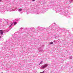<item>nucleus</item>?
I'll return each instance as SVG.
<instances>
[{
  "instance_id": "2",
  "label": "nucleus",
  "mask_w": 73,
  "mask_h": 73,
  "mask_svg": "<svg viewBox=\"0 0 73 73\" xmlns=\"http://www.w3.org/2000/svg\"><path fill=\"white\" fill-rule=\"evenodd\" d=\"M44 10L43 9H40V10H36L35 9H34L33 11H27V14H29V13H35V15H40L41 13H43L44 12L42 11Z\"/></svg>"
},
{
  "instance_id": "12",
  "label": "nucleus",
  "mask_w": 73,
  "mask_h": 73,
  "mask_svg": "<svg viewBox=\"0 0 73 73\" xmlns=\"http://www.w3.org/2000/svg\"><path fill=\"white\" fill-rule=\"evenodd\" d=\"M9 11L10 12H12V11H14V10L13 9H12L10 8L9 9H8Z\"/></svg>"
},
{
  "instance_id": "24",
  "label": "nucleus",
  "mask_w": 73,
  "mask_h": 73,
  "mask_svg": "<svg viewBox=\"0 0 73 73\" xmlns=\"http://www.w3.org/2000/svg\"><path fill=\"white\" fill-rule=\"evenodd\" d=\"M72 31H73V28L72 29Z\"/></svg>"
},
{
  "instance_id": "9",
  "label": "nucleus",
  "mask_w": 73,
  "mask_h": 73,
  "mask_svg": "<svg viewBox=\"0 0 73 73\" xmlns=\"http://www.w3.org/2000/svg\"><path fill=\"white\" fill-rule=\"evenodd\" d=\"M41 28L42 29H49V28H43L41 27H37L36 29H41Z\"/></svg>"
},
{
  "instance_id": "28",
  "label": "nucleus",
  "mask_w": 73,
  "mask_h": 73,
  "mask_svg": "<svg viewBox=\"0 0 73 73\" xmlns=\"http://www.w3.org/2000/svg\"><path fill=\"white\" fill-rule=\"evenodd\" d=\"M26 33H27V32H26Z\"/></svg>"
},
{
  "instance_id": "22",
  "label": "nucleus",
  "mask_w": 73,
  "mask_h": 73,
  "mask_svg": "<svg viewBox=\"0 0 73 73\" xmlns=\"http://www.w3.org/2000/svg\"><path fill=\"white\" fill-rule=\"evenodd\" d=\"M35 1V0H32L33 1Z\"/></svg>"
},
{
  "instance_id": "1",
  "label": "nucleus",
  "mask_w": 73,
  "mask_h": 73,
  "mask_svg": "<svg viewBox=\"0 0 73 73\" xmlns=\"http://www.w3.org/2000/svg\"><path fill=\"white\" fill-rule=\"evenodd\" d=\"M35 29L34 28L31 27L29 28H22L21 27L20 29V30L18 31L17 33L16 32L14 33V35H13V40H14V42H15V41H16V40H18V38H20L21 37V36H20V34L22 33H24V30H25L26 29L27 30H29V31H31L32 30V29Z\"/></svg>"
},
{
  "instance_id": "8",
  "label": "nucleus",
  "mask_w": 73,
  "mask_h": 73,
  "mask_svg": "<svg viewBox=\"0 0 73 73\" xmlns=\"http://www.w3.org/2000/svg\"><path fill=\"white\" fill-rule=\"evenodd\" d=\"M4 32L5 33L6 32V31H3V30H0V35H3V33H4Z\"/></svg>"
},
{
  "instance_id": "10",
  "label": "nucleus",
  "mask_w": 73,
  "mask_h": 73,
  "mask_svg": "<svg viewBox=\"0 0 73 73\" xmlns=\"http://www.w3.org/2000/svg\"><path fill=\"white\" fill-rule=\"evenodd\" d=\"M42 47H44V46H42L41 47L39 48L38 50H39L40 52H42L43 50L42 49Z\"/></svg>"
},
{
  "instance_id": "15",
  "label": "nucleus",
  "mask_w": 73,
  "mask_h": 73,
  "mask_svg": "<svg viewBox=\"0 0 73 73\" xmlns=\"http://www.w3.org/2000/svg\"><path fill=\"white\" fill-rule=\"evenodd\" d=\"M53 44V42H50V44Z\"/></svg>"
},
{
  "instance_id": "3",
  "label": "nucleus",
  "mask_w": 73,
  "mask_h": 73,
  "mask_svg": "<svg viewBox=\"0 0 73 73\" xmlns=\"http://www.w3.org/2000/svg\"><path fill=\"white\" fill-rule=\"evenodd\" d=\"M60 12L61 15H64V16H66L67 18H70V16L68 14V10L66 11V12H64L63 11H60Z\"/></svg>"
},
{
  "instance_id": "21",
  "label": "nucleus",
  "mask_w": 73,
  "mask_h": 73,
  "mask_svg": "<svg viewBox=\"0 0 73 73\" xmlns=\"http://www.w3.org/2000/svg\"><path fill=\"white\" fill-rule=\"evenodd\" d=\"M67 9V8H66L65 9V10H66Z\"/></svg>"
},
{
  "instance_id": "7",
  "label": "nucleus",
  "mask_w": 73,
  "mask_h": 73,
  "mask_svg": "<svg viewBox=\"0 0 73 73\" xmlns=\"http://www.w3.org/2000/svg\"><path fill=\"white\" fill-rule=\"evenodd\" d=\"M47 66H48V64H45L44 65H43L41 67V69H44L45 67H46Z\"/></svg>"
},
{
  "instance_id": "27",
  "label": "nucleus",
  "mask_w": 73,
  "mask_h": 73,
  "mask_svg": "<svg viewBox=\"0 0 73 73\" xmlns=\"http://www.w3.org/2000/svg\"><path fill=\"white\" fill-rule=\"evenodd\" d=\"M1 37V36H0V38Z\"/></svg>"
},
{
  "instance_id": "11",
  "label": "nucleus",
  "mask_w": 73,
  "mask_h": 73,
  "mask_svg": "<svg viewBox=\"0 0 73 73\" xmlns=\"http://www.w3.org/2000/svg\"><path fill=\"white\" fill-rule=\"evenodd\" d=\"M55 11L56 12V13H57L58 12H60V11L58 9V8H56L55 9Z\"/></svg>"
},
{
  "instance_id": "14",
  "label": "nucleus",
  "mask_w": 73,
  "mask_h": 73,
  "mask_svg": "<svg viewBox=\"0 0 73 73\" xmlns=\"http://www.w3.org/2000/svg\"><path fill=\"white\" fill-rule=\"evenodd\" d=\"M42 62H43V61H41L39 63V64L40 65V64H42Z\"/></svg>"
},
{
  "instance_id": "13",
  "label": "nucleus",
  "mask_w": 73,
  "mask_h": 73,
  "mask_svg": "<svg viewBox=\"0 0 73 73\" xmlns=\"http://www.w3.org/2000/svg\"><path fill=\"white\" fill-rule=\"evenodd\" d=\"M22 10H23V9H18V11L19 12H21V11H22Z\"/></svg>"
},
{
  "instance_id": "19",
  "label": "nucleus",
  "mask_w": 73,
  "mask_h": 73,
  "mask_svg": "<svg viewBox=\"0 0 73 73\" xmlns=\"http://www.w3.org/2000/svg\"><path fill=\"white\" fill-rule=\"evenodd\" d=\"M44 71L42 72H40V73H44Z\"/></svg>"
},
{
  "instance_id": "4",
  "label": "nucleus",
  "mask_w": 73,
  "mask_h": 73,
  "mask_svg": "<svg viewBox=\"0 0 73 73\" xmlns=\"http://www.w3.org/2000/svg\"><path fill=\"white\" fill-rule=\"evenodd\" d=\"M8 24L9 25L10 24V25L9 28V30H10L11 28H13L14 25H16V24H17V23L16 22H14L11 23V22H9Z\"/></svg>"
},
{
  "instance_id": "23",
  "label": "nucleus",
  "mask_w": 73,
  "mask_h": 73,
  "mask_svg": "<svg viewBox=\"0 0 73 73\" xmlns=\"http://www.w3.org/2000/svg\"><path fill=\"white\" fill-rule=\"evenodd\" d=\"M2 0H0V2H1Z\"/></svg>"
},
{
  "instance_id": "6",
  "label": "nucleus",
  "mask_w": 73,
  "mask_h": 73,
  "mask_svg": "<svg viewBox=\"0 0 73 73\" xmlns=\"http://www.w3.org/2000/svg\"><path fill=\"white\" fill-rule=\"evenodd\" d=\"M5 11H4V8L2 7V6H0V12L1 13H4Z\"/></svg>"
},
{
  "instance_id": "5",
  "label": "nucleus",
  "mask_w": 73,
  "mask_h": 73,
  "mask_svg": "<svg viewBox=\"0 0 73 73\" xmlns=\"http://www.w3.org/2000/svg\"><path fill=\"white\" fill-rule=\"evenodd\" d=\"M51 28H55L54 29V30H56V29H58V27L57 25L56 24H55V23H53L51 25Z\"/></svg>"
},
{
  "instance_id": "17",
  "label": "nucleus",
  "mask_w": 73,
  "mask_h": 73,
  "mask_svg": "<svg viewBox=\"0 0 73 73\" xmlns=\"http://www.w3.org/2000/svg\"><path fill=\"white\" fill-rule=\"evenodd\" d=\"M2 21V19H0V23L1 22V21Z\"/></svg>"
},
{
  "instance_id": "25",
  "label": "nucleus",
  "mask_w": 73,
  "mask_h": 73,
  "mask_svg": "<svg viewBox=\"0 0 73 73\" xmlns=\"http://www.w3.org/2000/svg\"><path fill=\"white\" fill-rule=\"evenodd\" d=\"M10 44V43L9 42V44Z\"/></svg>"
},
{
  "instance_id": "18",
  "label": "nucleus",
  "mask_w": 73,
  "mask_h": 73,
  "mask_svg": "<svg viewBox=\"0 0 73 73\" xmlns=\"http://www.w3.org/2000/svg\"><path fill=\"white\" fill-rule=\"evenodd\" d=\"M73 1V0H71L70 3H71L72 2V1Z\"/></svg>"
},
{
  "instance_id": "16",
  "label": "nucleus",
  "mask_w": 73,
  "mask_h": 73,
  "mask_svg": "<svg viewBox=\"0 0 73 73\" xmlns=\"http://www.w3.org/2000/svg\"><path fill=\"white\" fill-rule=\"evenodd\" d=\"M69 58H70V59H72V56H70L69 57Z\"/></svg>"
},
{
  "instance_id": "26",
  "label": "nucleus",
  "mask_w": 73,
  "mask_h": 73,
  "mask_svg": "<svg viewBox=\"0 0 73 73\" xmlns=\"http://www.w3.org/2000/svg\"><path fill=\"white\" fill-rule=\"evenodd\" d=\"M56 38V37H55V38Z\"/></svg>"
},
{
  "instance_id": "20",
  "label": "nucleus",
  "mask_w": 73,
  "mask_h": 73,
  "mask_svg": "<svg viewBox=\"0 0 73 73\" xmlns=\"http://www.w3.org/2000/svg\"><path fill=\"white\" fill-rule=\"evenodd\" d=\"M53 42H56V40H54Z\"/></svg>"
}]
</instances>
